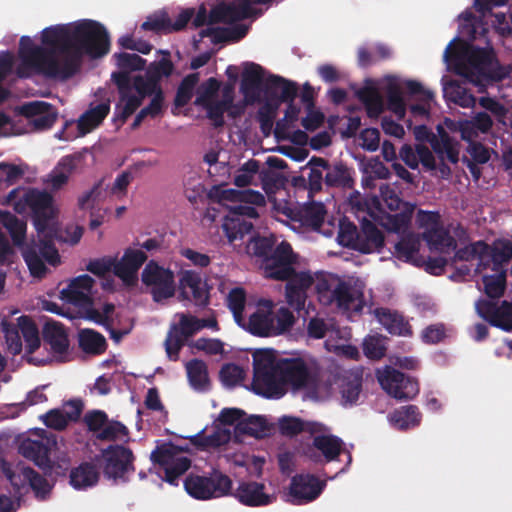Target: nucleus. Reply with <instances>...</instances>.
Masks as SVG:
<instances>
[{"mask_svg": "<svg viewBox=\"0 0 512 512\" xmlns=\"http://www.w3.org/2000/svg\"><path fill=\"white\" fill-rule=\"evenodd\" d=\"M259 169L260 163L258 160H248L239 168L237 174H235L233 179L234 185L240 188L249 186L254 175L258 173Z\"/></svg>", "mask_w": 512, "mask_h": 512, "instance_id": "obj_59", "label": "nucleus"}, {"mask_svg": "<svg viewBox=\"0 0 512 512\" xmlns=\"http://www.w3.org/2000/svg\"><path fill=\"white\" fill-rule=\"evenodd\" d=\"M355 251L362 254L381 252L385 244L383 232L370 220L364 218L360 225Z\"/></svg>", "mask_w": 512, "mask_h": 512, "instance_id": "obj_24", "label": "nucleus"}, {"mask_svg": "<svg viewBox=\"0 0 512 512\" xmlns=\"http://www.w3.org/2000/svg\"><path fill=\"white\" fill-rule=\"evenodd\" d=\"M0 225L10 234L15 246H23L22 256L30 274L35 278H43L47 273L44 260L51 266L60 264V255L51 240H32L24 245L26 237V222L9 211L0 210Z\"/></svg>", "mask_w": 512, "mask_h": 512, "instance_id": "obj_5", "label": "nucleus"}, {"mask_svg": "<svg viewBox=\"0 0 512 512\" xmlns=\"http://www.w3.org/2000/svg\"><path fill=\"white\" fill-rule=\"evenodd\" d=\"M181 451L179 446L164 443L157 446L151 453V460L164 468L165 481L173 485L177 484L179 477L191 466V460L188 457H178Z\"/></svg>", "mask_w": 512, "mask_h": 512, "instance_id": "obj_10", "label": "nucleus"}, {"mask_svg": "<svg viewBox=\"0 0 512 512\" xmlns=\"http://www.w3.org/2000/svg\"><path fill=\"white\" fill-rule=\"evenodd\" d=\"M44 343L50 346L55 354H65L69 349V339L66 328L57 321L45 323L42 331Z\"/></svg>", "mask_w": 512, "mask_h": 512, "instance_id": "obj_31", "label": "nucleus"}, {"mask_svg": "<svg viewBox=\"0 0 512 512\" xmlns=\"http://www.w3.org/2000/svg\"><path fill=\"white\" fill-rule=\"evenodd\" d=\"M26 203L33 214L37 231L44 232L49 222L55 217L52 195L46 191L31 188L26 192Z\"/></svg>", "mask_w": 512, "mask_h": 512, "instance_id": "obj_16", "label": "nucleus"}, {"mask_svg": "<svg viewBox=\"0 0 512 512\" xmlns=\"http://www.w3.org/2000/svg\"><path fill=\"white\" fill-rule=\"evenodd\" d=\"M353 175V168L342 161H335L325 172L324 184L329 188L352 189L355 184Z\"/></svg>", "mask_w": 512, "mask_h": 512, "instance_id": "obj_32", "label": "nucleus"}, {"mask_svg": "<svg viewBox=\"0 0 512 512\" xmlns=\"http://www.w3.org/2000/svg\"><path fill=\"white\" fill-rule=\"evenodd\" d=\"M99 480V471L97 467L90 462H83L70 472V484L75 489H86L97 484Z\"/></svg>", "mask_w": 512, "mask_h": 512, "instance_id": "obj_37", "label": "nucleus"}, {"mask_svg": "<svg viewBox=\"0 0 512 512\" xmlns=\"http://www.w3.org/2000/svg\"><path fill=\"white\" fill-rule=\"evenodd\" d=\"M105 460L104 475L108 478H120L129 471H134L132 451L122 445H110L102 451Z\"/></svg>", "mask_w": 512, "mask_h": 512, "instance_id": "obj_17", "label": "nucleus"}, {"mask_svg": "<svg viewBox=\"0 0 512 512\" xmlns=\"http://www.w3.org/2000/svg\"><path fill=\"white\" fill-rule=\"evenodd\" d=\"M384 340L385 337L379 334L366 337L363 342L364 354L372 360L383 358L386 353Z\"/></svg>", "mask_w": 512, "mask_h": 512, "instance_id": "obj_60", "label": "nucleus"}, {"mask_svg": "<svg viewBox=\"0 0 512 512\" xmlns=\"http://www.w3.org/2000/svg\"><path fill=\"white\" fill-rule=\"evenodd\" d=\"M83 422L88 430L97 433L99 440L114 441L118 436H126L128 429L125 425L118 421L108 423V415L102 410L88 411L83 418Z\"/></svg>", "mask_w": 512, "mask_h": 512, "instance_id": "obj_18", "label": "nucleus"}, {"mask_svg": "<svg viewBox=\"0 0 512 512\" xmlns=\"http://www.w3.org/2000/svg\"><path fill=\"white\" fill-rule=\"evenodd\" d=\"M377 379L383 390L397 400H410L419 393L418 381L393 367L378 371Z\"/></svg>", "mask_w": 512, "mask_h": 512, "instance_id": "obj_11", "label": "nucleus"}, {"mask_svg": "<svg viewBox=\"0 0 512 512\" xmlns=\"http://www.w3.org/2000/svg\"><path fill=\"white\" fill-rule=\"evenodd\" d=\"M438 131V136L431 134L428 138L432 150L440 160L446 157L449 162L456 164L459 161V142L443 128L439 127Z\"/></svg>", "mask_w": 512, "mask_h": 512, "instance_id": "obj_29", "label": "nucleus"}, {"mask_svg": "<svg viewBox=\"0 0 512 512\" xmlns=\"http://www.w3.org/2000/svg\"><path fill=\"white\" fill-rule=\"evenodd\" d=\"M142 250L127 249L120 261L115 262L114 274L125 282L134 279L139 268L146 262Z\"/></svg>", "mask_w": 512, "mask_h": 512, "instance_id": "obj_30", "label": "nucleus"}, {"mask_svg": "<svg viewBox=\"0 0 512 512\" xmlns=\"http://www.w3.org/2000/svg\"><path fill=\"white\" fill-rule=\"evenodd\" d=\"M42 44L58 49L61 55V79L73 77L85 55L102 57L109 52L110 37L106 28L94 20L50 26L42 31Z\"/></svg>", "mask_w": 512, "mask_h": 512, "instance_id": "obj_1", "label": "nucleus"}, {"mask_svg": "<svg viewBox=\"0 0 512 512\" xmlns=\"http://www.w3.org/2000/svg\"><path fill=\"white\" fill-rule=\"evenodd\" d=\"M354 301L355 297L351 286L339 280L333 288L332 293H330V297L325 299V304L329 305L335 302L339 308L349 310Z\"/></svg>", "mask_w": 512, "mask_h": 512, "instance_id": "obj_50", "label": "nucleus"}, {"mask_svg": "<svg viewBox=\"0 0 512 512\" xmlns=\"http://www.w3.org/2000/svg\"><path fill=\"white\" fill-rule=\"evenodd\" d=\"M221 199L235 203L229 207L230 215L233 217H241L243 219H255L259 217L256 208L251 205L261 207L266 205L264 195L259 191L252 189H226L222 191Z\"/></svg>", "mask_w": 512, "mask_h": 512, "instance_id": "obj_12", "label": "nucleus"}, {"mask_svg": "<svg viewBox=\"0 0 512 512\" xmlns=\"http://www.w3.org/2000/svg\"><path fill=\"white\" fill-rule=\"evenodd\" d=\"M414 210V204L406 203L404 209H401L395 214L388 215L386 222L387 229L393 232H400L401 230L407 229L411 223Z\"/></svg>", "mask_w": 512, "mask_h": 512, "instance_id": "obj_52", "label": "nucleus"}, {"mask_svg": "<svg viewBox=\"0 0 512 512\" xmlns=\"http://www.w3.org/2000/svg\"><path fill=\"white\" fill-rule=\"evenodd\" d=\"M78 344L84 353L91 355H101L107 349L105 337L93 329L80 330L78 333Z\"/></svg>", "mask_w": 512, "mask_h": 512, "instance_id": "obj_39", "label": "nucleus"}, {"mask_svg": "<svg viewBox=\"0 0 512 512\" xmlns=\"http://www.w3.org/2000/svg\"><path fill=\"white\" fill-rule=\"evenodd\" d=\"M508 1L509 0H474V8L480 15L476 16L468 11L461 14L460 18L462 22L459 26V34L470 41L485 37L488 33V27L484 22V18L492 16L493 8L504 6Z\"/></svg>", "mask_w": 512, "mask_h": 512, "instance_id": "obj_8", "label": "nucleus"}, {"mask_svg": "<svg viewBox=\"0 0 512 512\" xmlns=\"http://www.w3.org/2000/svg\"><path fill=\"white\" fill-rule=\"evenodd\" d=\"M264 484L258 482H241L233 494L238 501L246 506H266L273 497L264 493Z\"/></svg>", "mask_w": 512, "mask_h": 512, "instance_id": "obj_28", "label": "nucleus"}, {"mask_svg": "<svg viewBox=\"0 0 512 512\" xmlns=\"http://www.w3.org/2000/svg\"><path fill=\"white\" fill-rule=\"evenodd\" d=\"M315 385L316 378L302 358L276 360L270 350L254 353L252 388L257 395L279 399L288 390L296 392Z\"/></svg>", "mask_w": 512, "mask_h": 512, "instance_id": "obj_2", "label": "nucleus"}, {"mask_svg": "<svg viewBox=\"0 0 512 512\" xmlns=\"http://www.w3.org/2000/svg\"><path fill=\"white\" fill-rule=\"evenodd\" d=\"M272 308L271 300H260L257 310L250 315L248 330L251 334L259 337L272 336Z\"/></svg>", "mask_w": 512, "mask_h": 512, "instance_id": "obj_25", "label": "nucleus"}, {"mask_svg": "<svg viewBox=\"0 0 512 512\" xmlns=\"http://www.w3.org/2000/svg\"><path fill=\"white\" fill-rule=\"evenodd\" d=\"M484 291L489 298H500L506 288V272L500 274L484 275L482 278Z\"/></svg>", "mask_w": 512, "mask_h": 512, "instance_id": "obj_58", "label": "nucleus"}, {"mask_svg": "<svg viewBox=\"0 0 512 512\" xmlns=\"http://www.w3.org/2000/svg\"><path fill=\"white\" fill-rule=\"evenodd\" d=\"M253 227L251 221L231 215L226 216L222 224L223 231L230 243L242 239L252 231Z\"/></svg>", "mask_w": 512, "mask_h": 512, "instance_id": "obj_44", "label": "nucleus"}, {"mask_svg": "<svg viewBox=\"0 0 512 512\" xmlns=\"http://www.w3.org/2000/svg\"><path fill=\"white\" fill-rule=\"evenodd\" d=\"M374 315L390 334L405 337H411L413 335L409 322L398 311L379 307L374 310Z\"/></svg>", "mask_w": 512, "mask_h": 512, "instance_id": "obj_26", "label": "nucleus"}, {"mask_svg": "<svg viewBox=\"0 0 512 512\" xmlns=\"http://www.w3.org/2000/svg\"><path fill=\"white\" fill-rule=\"evenodd\" d=\"M476 310L492 326L512 331V303L505 300L498 306L495 302L482 299L476 303Z\"/></svg>", "mask_w": 512, "mask_h": 512, "instance_id": "obj_21", "label": "nucleus"}, {"mask_svg": "<svg viewBox=\"0 0 512 512\" xmlns=\"http://www.w3.org/2000/svg\"><path fill=\"white\" fill-rule=\"evenodd\" d=\"M325 215V206L322 203L312 202L301 207L293 219L299 221L303 226L318 230L324 223Z\"/></svg>", "mask_w": 512, "mask_h": 512, "instance_id": "obj_38", "label": "nucleus"}, {"mask_svg": "<svg viewBox=\"0 0 512 512\" xmlns=\"http://www.w3.org/2000/svg\"><path fill=\"white\" fill-rule=\"evenodd\" d=\"M487 250H489V244L483 240H478L456 250L453 261L469 262L476 259L477 255L485 253Z\"/></svg>", "mask_w": 512, "mask_h": 512, "instance_id": "obj_61", "label": "nucleus"}, {"mask_svg": "<svg viewBox=\"0 0 512 512\" xmlns=\"http://www.w3.org/2000/svg\"><path fill=\"white\" fill-rule=\"evenodd\" d=\"M231 439V432L229 429H224L216 426L211 434H206L205 430L199 431L197 434L189 437L193 446L200 450H209L211 448H218L227 444Z\"/></svg>", "mask_w": 512, "mask_h": 512, "instance_id": "obj_35", "label": "nucleus"}, {"mask_svg": "<svg viewBox=\"0 0 512 512\" xmlns=\"http://www.w3.org/2000/svg\"><path fill=\"white\" fill-rule=\"evenodd\" d=\"M2 468L11 485L17 490L28 484L38 498L44 499L50 493L51 486L48 480L33 468L20 463L15 469H11L7 463H4Z\"/></svg>", "mask_w": 512, "mask_h": 512, "instance_id": "obj_13", "label": "nucleus"}, {"mask_svg": "<svg viewBox=\"0 0 512 512\" xmlns=\"http://www.w3.org/2000/svg\"><path fill=\"white\" fill-rule=\"evenodd\" d=\"M187 493L195 499L207 500L229 495L232 489V480L219 471L209 476L189 475L184 481Z\"/></svg>", "mask_w": 512, "mask_h": 512, "instance_id": "obj_7", "label": "nucleus"}, {"mask_svg": "<svg viewBox=\"0 0 512 512\" xmlns=\"http://www.w3.org/2000/svg\"><path fill=\"white\" fill-rule=\"evenodd\" d=\"M387 108L393 112L398 120L406 114V104L402 96L401 87L396 80H390L386 86Z\"/></svg>", "mask_w": 512, "mask_h": 512, "instance_id": "obj_47", "label": "nucleus"}, {"mask_svg": "<svg viewBox=\"0 0 512 512\" xmlns=\"http://www.w3.org/2000/svg\"><path fill=\"white\" fill-rule=\"evenodd\" d=\"M464 39L455 37L444 51L445 60L455 64L458 74L477 85L500 82L510 76L512 66L501 65L492 48L476 47Z\"/></svg>", "mask_w": 512, "mask_h": 512, "instance_id": "obj_3", "label": "nucleus"}, {"mask_svg": "<svg viewBox=\"0 0 512 512\" xmlns=\"http://www.w3.org/2000/svg\"><path fill=\"white\" fill-rule=\"evenodd\" d=\"M491 259H496L508 264L512 259V242L507 239H497L489 245Z\"/></svg>", "mask_w": 512, "mask_h": 512, "instance_id": "obj_64", "label": "nucleus"}, {"mask_svg": "<svg viewBox=\"0 0 512 512\" xmlns=\"http://www.w3.org/2000/svg\"><path fill=\"white\" fill-rule=\"evenodd\" d=\"M419 240L413 234H408L403 237L395 244V256L399 260L410 262L414 255L419 251Z\"/></svg>", "mask_w": 512, "mask_h": 512, "instance_id": "obj_54", "label": "nucleus"}, {"mask_svg": "<svg viewBox=\"0 0 512 512\" xmlns=\"http://www.w3.org/2000/svg\"><path fill=\"white\" fill-rule=\"evenodd\" d=\"M269 0H239L238 4L222 2L213 7L209 14V23H234L261 14L253 4H268Z\"/></svg>", "mask_w": 512, "mask_h": 512, "instance_id": "obj_14", "label": "nucleus"}, {"mask_svg": "<svg viewBox=\"0 0 512 512\" xmlns=\"http://www.w3.org/2000/svg\"><path fill=\"white\" fill-rule=\"evenodd\" d=\"M278 108V103L265 102L257 111L256 118L265 137H269L273 131Z\"/></svg>", "mask_w": 512, "mask_h": 512, "instance_id": "obj_51", "label": "nucleus"}, {"mask_svg": "<svg viewBox=\"0 0 512 512\" xmlns=\"http://www.w3.org/2000/svg\"><path fill=\"white\" fill-rule=\"evenodd\" d=\"M388 419L394 428L406 431L420 425L422 414L416 405H406L391 412Z\"/></svg>", "mask_w": 512, "mask_h": 512, "instance_id": "obj_34", "label": "nucleus"}, {"mask_svg": "<svg viewBox=\"0 0 512 512\" xmlns=\"http://www.w3.org/2000/svg\"><path fill=\"white\" fill-rule=\"evenodd\" d=\"M179 297L193 302L197 307L205 308L210 303V287L200 273L185 270L179 279Z\"/></svg>", "mask_w": 512, "mask_h": 512, "instance_id": "obj_15", "label": "nucleus"}, {"mask_svg": "<svg viewBox=\"0 0 512 512\" xmlns=\"http://www.w3.org/2000/svg\"><path fill=\"white\" fill-rule=\"evenodd\" d=\"M18 325L26 344V353L33 354L40 347L39 330L29 316L18 318Z\"/></svg>", "mask_w": 512, "mask_h": 512, "instance_id": "obj_46", "label": "nucleus"}, {"mask_svg": "<svg viewBox=\"0 0 512 512\" xmlns=\"http://www.w3.org/2000/svg\"><path fill=\"white\" fill-rule=\"evenodd\" d=\"M75 167L76 164L74 157L69 155L62 157L56 167L49 174V182L52 189L59 190L67 184Z\"/></svg>", "mask_w": 512, "mask_h": 512, "instance_id": "obj_43", "label": "nucleus"}, {"mask_svg": "<svg viewBox=\"0 0 512 512\" xmlns=\"http://www.w3.org/2000/svg\"><path fill=\"white\" fill-rule=\"evenodd\" d=\"M109 112V101L101 102L95 106L91 105L89 109L86 110L78 119L77 128L79 135L85 136L97 128L103 122Z\"/></svg>", "mask_w": 512, "mask_h": 512, "instance_id": "obj_33", "label": "nucleus"}, {"mask_svg": "<svg viewBox=\"0 0 512 512\" xmlns=\"http://www.w3.org/2000/svg\"><path fill=\"white\" fill-rule=\"evenodd\" d=\"M343 442L334 435H318L313 438V448L319 450L327 462L335 460L341 453Z\"/></svg>", "mask_w": 512, "mask_h": 512, "instance_id": "obj_45", "label": "nucleus"}, {"mask_svg": "<svg viewBox=\"0 0 512 512\" xmlns=\"http://www.w3.org/2000/svg\"><path fill=\"white\" fill-rule=\"evenodd\" d=\"M198 82V73H191L182 79L177 88L176 96L174 99V103L177 107H184L190 102L193 96L194 88Z\"/></svg>", "mask_w": 512, "mask_h": 512, "instance_id": "obj_53", "label": "nucleus"}, {"mask_svg": "<svg viewBox=\"0 0 512 512\" xmlns=\"http://www.w3.org/2000/svg\"><path fill=\"white\" fill-rule=\"evenodd\" d=\"M362 391V374L359 372H350L344 375L340 393L344 405L356 404Z\"/></svg>", "mask_w": 512, "mask_h": 512, "instance_id": "obj_42", "label": "nucleus"}, {"mask_svg": "<svg viewBox=\"0 0 512 512\" xmlns=\"http://www.w3.org/2000/svg\"><path fill=\"white\" fill-rule=\"evenodd\" d=\"M296 318L293 312L285 307L274 310L272 308V336L285 334L291 330L295 324Z\"/></svg>", "mask_w": 512, "mask_h": 512, "instance_id": "obj_49", "label": "nucleus"}, {"mask_svg": "<svg viewBox=\"0 0 512 512\" xmlns=\"http://www.w3.org/2000/svg\"><path fill=\"white\" fill-rule=\"evenodd\" d=\"M236 430L242 434L262 438L266 435L267 424L262 416H250L247 420L238 422Z\"/></svg>", "mask_w": 512, "mask_h": 512, "instance_id": "obj_55", "label": "nucleus"}, {"mask_svg": "<svg viewBox=\"0 0 512 512\" xmlns=\"http://www.w3.org/2000/svg\"><path fill=\"white\" fill-rule=\"evenodd\" d=\"M141 97L126 92V95H120V103L115 107L114 122L124 124L126 120L140 107L142 104Z\"/></svg>", "mask_w": 512, "mask_h": 512, "instance_id": "obj_48", "label": "nucleus"}, {"mask_svg": "<svg viewBox=\"0 0 512 512\" xmlns=\"http://www.w3.org/2000/svg\"><path fill=\"white\" fill-rule=\"evenodd\" d=\"M47 47L35 46L29 36H22L19 43V57L22 65L35 69L49 78L61 79L60 60L56 55L58 49Z\"/></svg>", "mask_w": 512, "mask_h": 512, "instance_id": "obj_6", "label": "nucleus"}, {"mask_svg": "<svg viewBox=\"0 0 512 512\" xmlns=\"http://www.w3.org/2000/svg\"><path fill=\"white\" fill-rule=\"evenodd\" d=\"M142 283L150 288L155 302L171 298L175 294V276L169 268L160 266L154 260L149 261L141 273Z\"/></svg>", "mask_w": 512, "mask_h": 512, "instance_id": "obj_9", "label": "nucleus"}, {"mask_svg": "<svg viewBox=\"0 0 512 512\" xmlns=\"http://www.w3.org/2000/svg\"><path fill=\"white\" fill-rule=\"evenodd\" d=\"M423 239L431 249L441 253H450L456 250L457 243L450 232L441 224L436 228L423 232Z\"/></svg>", "mask_w": 512, "mask_h": 512, "instance_id": "obj_36", "label": "nucleus"}, {"mask_svg": "<svg viewBox=\"0 0 512 512\" xmlns=\"http://www.w3.org/2000/svg\"><path fill=\"white\" fill-rule=\"evenodd\" d=\"M264 93L266 102L283 103L282 101H294L298 94L296 82L282 76L270 74L263 84L261 93Z\"/></svg>", "mask_w": 512, "mask_h": 512, "instance_id": "obj_22", "label": "nucleus"}, {"mask_svg": "<svg viewBox=\"0 0 512 512\" xmlns=\"http://www.w3.org/2000/svg\"><path fill=\"white\" fill-rule=\"evenodd\" d=\"M19 453L34 462L45 474L52 471L53 465L50 460V449L47 444L40 440L25 439L19 446Z\"/></svg>", "mask_w": 512, "mask_h": 512, "instance_id": "obj_27", "label": "nucleus"}, {"mask_svg": "<svg viewBox=\"0 0 512 512\" xmlns=\"http://www.w3.org/2000/svg\"><path fill=\"white\" fill-rule=\"evenodd\" d=\"M219 88L220 83L216 78L211 77L207 79L198 87L195 104L202 106L204 104L212 102Z\"/></svg>", "mask_w": 512, "mask_h": 512, "instance_id": "obj_63", "label": "nucleus"}, {"mask_svg": "<svg viewBox=\"0 0 512 512\" xmlns=\"http://www.w3.org/2000/svg\"><path fill=\"white\" fill-rule=\"evenodd\" d=\"M276 239L274 236L270 237H254L248 245V250L255 257L261 258L264 261L268 258L276 248Z\"/></svg>", "mask_w": 512, "mask_h": 512, "instance_id": "obj_56", "label": "nucleus"}, {"mask_svg": "<svg viewBox=\"0 0 512 512\" xmlns=\"http://www.w3.org/2000/svg\"><path fill=\"white\" fill-rule=\"evenodd\" d=\"M358 227L346 218L339 223L337 240L340 245L355 250L359 233Z\"/></svg>", "mask_w": 512, "mask_h": 512, "instance_id": "obj_57", "label": "nucleus"}, {"mask_svg": "<svg viewBox=\"0 0 512 512\" xmlns=\"http://www.w3.org/2000/svg\"><path fill=\"white\" fill-rule=\"evenodd\" d=\"M297 255L287 241L280 242L274 252L261 262L264 276L268 279L286 281L285 297L288 305L296 311L304 309L307 291L313 285L309 271L297 272L294 265Z\"/></svg>", "mask_w": 512, "mask_h": 512, "instance_id": "obj_4", "label": "nucleus"}, {"mask_svg": "<svg viewBox=\"0 0 512 512\" xmlns=\"http://www.w3.org/2000/svg\"><path fill=\"white\" fill-rule=\"evenodd\" d=\"M187 376L191 387L197 391H207L210 386L208 369L204 361L192 359L186 364Z\"/></svg>", "mask_w": 512, "mask_h": 512, "instance_id": "obj_41", "label": "nucleus"}, {"mask_svg": "<svg viewBox=\"0 0 512 512\" xmlns=\"http://www.w3.org/2000/svg\"><path fill=\"white\" fill-rule=\"evenodd\" d=\"M228 307L233 313L235 321L239 324L243 319V311L246 303V294L242 288L232 289L227 297Z\"/></svg>", "mask_w": 512, "mask_h": 512, "instance_id": "obj_62", "label": "nucleus"}, {"mask_svg": "<svg viewBox=\"0 0 512 512\" xmlns=\"http://www.w3.org/2000/svg\"><path fill=\"white\" fill-rule=\"evenodd\" d=\"M279 430L284 436L293 437L301 432L317 433L321 425L315 422L304 421L298 417L283 416L279 419Z\"/></svg>", "mask_w": 512, "mask_h": 512, "instance_id": "obj_40", "label": "nucleus"}, {"mask_svg": "<svg viewBox=\"0 0 512 512\" xmlns=\"http://www.w3.org/2000/svg\"><path fill=\"white\" fill-rule=\"evenodd\" d=\"M20 114L29 119V124L36 131L50 129L57 120L56 108L44 101H32L20 107Z\"/></svg>", "mask_w": 512, "mask_h": 512, "instance_id": "obj_20", "label": "nucleus"}, {"mask_svg": "<svg viewBox=\"0 0 512 512\" xmlns=\"http://www.w3.org/2000/svg\"><path fill=\"white\" fill-rule=\"evenodd\" d=\"M265 70L259 64L254 62L246 63L242 72L240 91L248 103H254L260 100V94L265 82Z\"/></svg>", "mask_w": 512, "mask_h": 512, "instance_id": "obj_23", "label": "nucleus"}, {"mask_svg": "<svg viewBox=\"0 0 512 512\" xmlns=\"http://www.w3.org/2000/svg\"><path fill=\"white\" fill-rule=\"evenodd\" d=\"M326 486V482L313 474L295 475L290 484V495L293 503L305 504L317 499Z\"/></svg>", "mask_w": 512, "mask_h": 512, "instance_id": "obj_19", "label": "nucleus"}]
</instances>
